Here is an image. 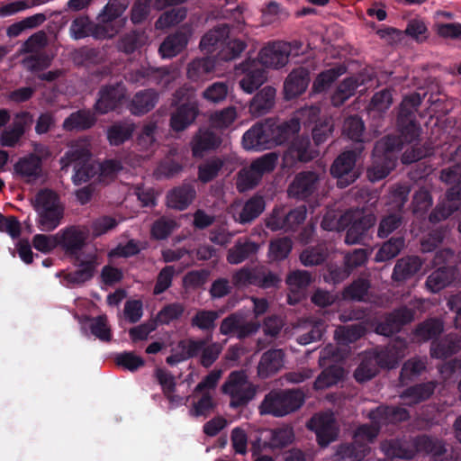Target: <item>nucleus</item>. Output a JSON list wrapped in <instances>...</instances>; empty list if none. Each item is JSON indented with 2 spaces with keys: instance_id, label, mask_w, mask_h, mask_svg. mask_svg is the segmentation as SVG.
<instances>
[{
  "instance_id": "obj_1",
  "label": "nucleus",
  "mask_w": 461,
  "mask_h": 461,
  "mask_svg": "<svg viewBox=\"0 0 461 461\" xmlns=\"http://www.w3.org/2000/svg\"><path fill=\"white\" fill-rule=\"evenodd\" d=\"M381 450L389 457L410 460L417 454L430 456L431 461H456L448 457L447 449L442 439L427 434L411 438L409 441L399 439L386 440L381 443Z\"/></svg>"
},
{
  "instance_id": "obj_2",
  "label": "nucleus",
  "mask_w": 461,
  "mask_h": 461,
  "mask_svg": "<svg viewBox=\"0 0 461 461\" xmlns=\"http://www.w3.org/2000/svg\"><path fill=\"white\" fill-rule=\"evenodd\" d=\"M451 160L454 165L444 168L440 172V179L452 186L446 192L445 199L439 203L430 212L429 220L431 223H438L446 220L461 205V144L452 154Z\"/></svg>"
},
{
  "instance_id": "obj_3",
  "label": "nucleus",
  "mask_w": 461,
  "mask_h": 461,
  "mask_svg": "<svg viewBox=\"0 0 461 461\" xmlns=\"http://www.w3.org/2000/svg\"><path fill=\"white\" fill-rule=\"evenodd\" d=\"M305 401L300 389L272 390L267 393L259 405L260 414L284 417L299 410Z\"/></svg>"
},
{
  "instance_id": "obj_4",
  "label": "nucleus",
  "mask_w": 461,
  "mask_h": 461,
  "mask_svg": "<svg viewBox=\"0 0 461 461\" xmlns=\"http://www.w3.org/2000/svg\"><path fill=\"white\" fill-rule=\"evenodd\" d=\"M34 209L38 212V227L42 231H51L60 223L63 209L59 204L58 194L50 189H41L35 195Z\"/></svg>"
},
{
  "instance_id": "obj_5",
  "label": "nucleus",
  "mask_w": 461,
  "mask_h": 461,
  "mask_svg": "<svg viewBox=\"0 0 461 461\" xmlns=\"http://www.w3.org/2000/svg\"><path fill=\"white\" fill-rule=\"evenodd\" d=\"M221 392L230 396V407L239 409L254 399L257 390L244 371H232L221 385Z\"/></svg>"
},
{
  "instance_id": "obj_6",
  "label": "nucleus",
  "mask_w": 461,
  "mask_h": 461,
  "mask_svg": "<svg viewBox=\"0 0 461 461\" xmlns=\"http://www.w3.org/2000/svg\"><path fill=\"white\" fill-rule=\"evenodd\" d=\"M280 282L279 276L264 266H245L231 276V284L237 289L250 285L268 289L277 287Z\"/></svg>"
},
{
  "instance_id": "obj_7",
  "label": "nucleus",
  "mask_w": 461,
  "mask_h": 461,
  "mask_svg": "<svg viewBox=\"0 0 461 461\" xmlns=\"http://www.w3.org/2000/svg\"><path fill=\"white\" fill-rule=\"evenodd\" d=\"M396 125L399 136L388 135L384 140V149L389 152L402 149L404 143L416 142L421 133L416 115L398 113Z\"/></svg>"
},
{
  "instance_id": "obj_8",
  "label": "nucleus",
  "mask_w": 461,
  "mask_h": 461,
  "mask_svg": "<svg viewBox=\"0 0 461 461\" xmlns=\"http://www.w3.org/2000/svg\"><path fill=\"white\" fill-rule=\"evenodd\" d=\"M364 147L355 148L351 150L342 152L333 161L330 167L331 176L337 179V185L345 188L354 183L358 175L354 170L357 158L363 151Z\"/></svg>"
},
{
  "instance_id": "obj_9",
  "label": "nucleus",
  "mask_w": 461,
  "mask_h": 461,
  "mask_svg": "<svg viewBox=\"0 0 461 461\" xmlns=\"http://www.w3.org/2000/svg\"><path fill=\"white\" fill-rule=\"evenodd\" d=\"M88 230L83 226L71 225L57 232L58 248L71 259L81 258V251L88 239Z\"/></svg>"
},
{
  "instance_id": "obj_10",
  "label": "nucleus",
  "mask_w": 461,
  "mask_h": 461,
  "mask_svg": "<svg viewBox=\"0 0 461 461\" xmlns=\"http://www.w3.org/2000/svg\"><path fill=\"white\" fill-rule=\"evenodd\" d=\"M69 35L77 41L90 36L95 40H107L113 38L116 35V31L112 27L100 24L98 21L94 23L87 15H79L71 22Z\"/></svg>"
},
{
  "instance_id": "obj_11",
  "label": "nucleus",
  "mask_w": 461,
  "mask_h": 461,
  "mask_svg": "<svg viewBox=\"0 0 461 461\" xmlns=\"http://www.w3.org/2000/svg\"><path fill=\"white\" fill-rule=\"evenodd\" d=\"M307 428L316 434L317 442L321 447H328L338 437L336 420L331 412L314 414L307 422Z\"/></svg>"
},
{
  "instance_id": "obj_12",
  "label": "nucleus",
  "mask_w": 461,
  "mask_h": 461,
  "mask_svg": "<svg viewBox=\"0 0 461 461\" xmlns=\"http://www.w3.org/2000/svg\"><path fill=\"white\" fill-rule=\"evenodd\" d=\"M318 153L312 149L308 136L296 135L283 154L285 167H293L297 163H307L314 159Z\"/></svg>"
},
{
  "instance_id": "obj_13",
  "label": "nucleus",
  "mask_w": 461,
  "mask_h": 461,
  "mask_svg": "<svg viewBox=\"0 0 461 461\" xmlns=\"http://www.w3.org/2000/svg\"><path fill=\"white\" fill-rule=\"evenodd\" d=\"M126 97V88L122 82L103 86L98 92L94 109L100 114H105L117 109Z\"/></svg>"
},
{
  "instance_id": "obj_14",
  "label": "nucleus",
  "mask_w": 461,
  "mask_h": 461,
  "mask_svg": "<svg viewBox=\"0 0 461 461\" xmlns=\"http://www.w3.org/2000/svg\"><path fill=\"white\" fill-rule=\"evenodd\" d=\"M91 153L85 148L73 149L66 152L61 161L66 165H74L75 173L72 176L75 185L86 183L92 176V168L89 166Z\"/></svg>"
},
{
  "instance_id": "obj_15",
  "label": "nucleus",
  "mask_w": 461,
  "mask_h": 461,
  "mask_svg": "<svg viewBox=\"0 0 461 461\" xmlns=\"http://www.w3.org/2000/svg\"><path fill=\"white\" fill-rule=\"evenodd\" d=\"M415 311L407 307L401 306L388 313L383 322L376 321V334L392 336L399 332L403 326L411 323L414 320Z\"/></svg>"
},
{
  "instance_id": "obj_16",
  "label": "nucleus",
  "mask_w": 461,
  "mask_h": 461,
  "mask_svg": "<svg viewBox=\"0 0 461 461\" xmlns=\"http://www.w3.org/2000/svg\"><path fill=\"white\" fill-rule=\"evenodd\" d=\"M271 130L267 120L257 122L242 137L243 148L247 150L262 151L273 147Z\"/></svg>"
},
{
  "instance_id": "obj_17",
  "label": "nucleus",
  "mask_w": 461,
  "mask_h": 461,
  "mask_svg": "<svg viewBox=\"0 0 461 461\" xmlns=\"http://www.w3.org/2000/svg\"><path fill=\"white\" fill-rule=\"evenodd\" d=\"M237 68L244 74L243 77L240 80V86L247 94H252L267 80L266 69L256 59H246Z\"/></svg>"
},
{
  "instance_id": "obj_18",
  "label": "nucleus",
  "mask_w": 461,
  "mask_h": 461,
  "mask_svg": "<svg viewBox=\"0 0 461 461\" xmlns=\"http://www.w3.org/2000/svg\"><path fill=\"white\" fill-rule=\"evenodd\" d=\"M291 54V44L285 41H275L264 47L256 59L263 67L279 68L286 65Z\"/></svg>"
},
{
  "instance_id": "obj_19",
  "label": "nucleus",
  "mask_w": 461,
  "mask_h": 461,
  "mask_svg": "<svg viewBox=\"0 0 461 461\" xmlns=\"http://www.w3.org/2000/svg\"><path fill=\"white\" fill-rule=\"evenodd\" d=\"M130 5L129 0H109L97 15V21L105 27H112L116 35L126 23V18H122Z\"/></svg>"
},
{
  "instance_id": "obj_20",
  "label": "nucleus",
  "mask_w": 461,
  "mask_h": 461,
  "mask_svg": "<svg viewBox=\"0 0 461 461\" xmlns=\"http://www.w3.org/2000/svg\"><path fill=\"white\" fill-rule=\"evenodd\" d=\"M320 185V176L314 171H302L298 173L288 187L291 197L305 200L312 196Z\"/></svg>"
},
{
  "instance_id": "obj_21",
  "label": "nucleus",
  "mask_w": 461,
  "mask_h": 461,
  "mask_svg": "<svg viewBox=\"0 0 461 461\" xmlns=\"http://www.w3.org/2000/svg\"><path fill=\"white\" fill-rule=\"evenodd\" d=\"M73 263L77 269L66 274L64 280L68 285H82L94 277L98 266V258L96 254L91 253L86 255V259L82 258L73 259Z\"/></svg>"
},
{
  "instance_id": "obj_22",
  "label": "nucleus",
  "mask_w": 461,
  "mask_h": 461,
  "mask_svg": "<svg viewBox=\"0 0 461 461\" xmlns=\"http://www.w3.org/2000/svg\"><path fill=\"white\" fill-rule=\"evenodd\" d=\"M258 326L251 321H246L240 313L234 312L225 317L220 325V333L226 336L235 335L242 339L258 331Z\"/></svg>"
},
{
  "instance_id": "obj_23",
  "label": "nucleus",
  "mask_w": 461,
  "mask_h": 461,
  "mask_svg": "<svg viewBox=\"0 0 461 461\" xmlns=\"http://www.w3.org/2000/svg\"><path fill=\"white\" fill-rule=\"evenodd\" d=\"M407 349L405 339L397 338L392 340L384 348L378 350L376 347V366L384 369L395 368L404 357Z\"/></svg>"
},
{
  "instance_id": "obj_24",
  "label": "nucleus",
  "mask_w": 461,
  "mask_h": 461,
  "mask_svg": "<svg viewBox=\"0 0 461 461\" xmlns=\"http://www.w3.org/2000/svg\"><path fill=\"white\" fill-rule=\"evenodd\" d=\"M259 249V243L248 237H240L228 249L227 261L230 265H239L246 260L253 262L258 258Z\"/></svg>"
},
{
  "instance_id": "obj_25",
  "label": "nucleus",
  "mask_w": 461,
  "mask_h": 461,
  "mask_svg": "<svg viewBox=\"0 0 461 461\" xmlns=\"http://www.w3.org/2000/svg\"><path fill=\"white\" fill-rule=\"evenodd\" d=\"M199 115L195 102H185L176 106L171 113L169 125L173 131L181 132L189 128Z\"/></svg>"
},
{
  "instance_id": "obj_26",
  "label": "nucleus",
  "mask_w": 461,
  "mask_h": 461,
  "mask_svg": "<svg viewBox=\"0 0 461 461\" xmlns=\"http://www.w3.org/2000/svg\"><path fill=\"white\" fill-rule=\"evenodd\" d=\"M221 144V138L210 130L199 129L190 142L192 155L202 158L206 154L216 150Z\"/></svg>"
},
{
  "instance_id": "obj_27",
  "label": "nucleus",
  "mask_w": 461,
  "mask_h": 461,
  "mask_svg": "<svg viewBox=\"0 0 461 461\" xmlns=\"http://www.w3.org/2000/svg\"><path fill=\"white\" fill-rule=\"evenodd\" d=\"M271 130L273 147L283 145L292 140L300 131V123L297 119H289L278 122L275 119H267Z\"/></svg>"
},
{
  "instance_id": "obj_28",
  "label": "nucleus",
  "mask_w": 461,
  "mask_h": 461,
  "mask_svg": "<svg viewBox=\"0 0 461 461\" xmlns=\"http://www.w3.org/2000/svg\"><path fill=\"white\" fill-rule=\"evenodd\" d=\"M32 115L29 112H21L16 114L14 122L1 133L0 140L4 147H14L25 133V128L32 123Z\"/></svg>"
},
{
  "instance_id": "obj_29",
  "label": "nucleus",
  "mask_w": 461,
  "mask_h": 461,
  "mask_svg": "<svg viewBox=\"0 0 461 461\" xmlns=\"http://www.w3.org/2000/svg\"><path fill=\"white\" fill-rule=\"evenodd\" d=\"M310 83V72L307 68L299 67L293 69L284 84L286 99H293L305 92Z\"/></svg>"
},
{
  "instance_id": "obj_30",
  "label": "nucleus",
  "mask_w": 461,
  "mask_h": 461,
  "mask_svg": "<svg viewBox=\"0 0 461 461\" xmlns=\"http://www.w3.org/2000/svg\"><path fill=\"white\" fill-rule=\"evenodd\" d=\"M14 170L17 176L23 178L27 183L35 181L41 176V158L33 153L20 158L14 164Z\"/></svg>"
},
{
  "instance_id": "obj_31",
  "label": "nucleus",
  "mask_w": 461,
  "mask_h": 461,
  "mask_svg": "<svg viewBox=\"0 0 461 461\" xmlns=\"http://www.w3.org/2000/svg\"><path fill=\"white\" fill-rule=\"evenodd\" d=\"M437 385L436 381L416 384L403 390L400 397L406 405L415 406L429 400L433 395Z\"/></svg>"
},
{
  "instance_id": "obj_32",
  "label": "nucleus",
  "mask_w": 461,
  "mask_h": 461,
  "mask_svg": "<svg viewBox=\"0 0 461 461\" xmlns=\"http://www.w3.org/2000/svg\"><path fill=\"white\" fill-rule=\"evenodd\" d=\"M158 99L159 95L155 89L140 90L132 96L128 109L131 114L140 116L150 112L156 106Z\"/></svg>"
},
{
  "instance_id": "obj_33",
  "label": "nucleus",
  "mask_w": 461,
  "mask_h": 461,
  "mask_svg": "<svg viewBox=\"0 0 461 461\" xmlns=\"http://www.w3.org/2000/svg\"><path fill=\"white\" fill-rule=\"evenodd\" d=\"M276 90L267 86L258 91L250 100L249 111L254 117H260L268 113L275 105Z\"/></svg>"
},
{
  "instance_id": "obj_34",
  "label": "nucleus",
  "mask_w": 461,
  "mask_h": 461,
  "mask_svg": "<svg viewBox=\"0 0 461 461\" xmlns=\"http://www.w3.org/2000/svg\"><path fill=\"white\" fill-rule=\"evenodd\" d=\"M461 349V338L456 333L447 334L440 339L433 340L430 345V357L445 359Z\"/></svg>"
},
{
  "instance_id": "obj_35",
  "label": "nucleus",
  "mask_w": 461,
  "mask_h": 461,
  "mask_svg": "<svg viewBox=\"0 0 461 461\" xmlns=\"http://www.w3.org/2000/svg\"><path fill=\"white\" fill-rule=\"evenodd\" d=\"M189 34L176 31L168 34L159 46L158 51L163 59H171L181 53L187 46Z\"/></svg>"
},
{
  "instance_id": "obj_36",
  "label": "nucleus",
  "mask_w": 461,
  "mask_h": 461,
  "mask_svg": "<svg viewBox=\"0 0 461 461\" xmlns=\"http://www.w3.org/2000/svg\"><path fill=\"white\" fill-rule=\"evenodd\" d=\"M457 269L455 266L444 265L435 269L426 280V286L432 293H438L449 285L456 278Z\"/></svg>"
},
{
  "instance_id": "obj_37",
  "label": "nucleus",
  "mask_w": 461,
  "mask_h": 461,
  "mask_svg": "<svg viewBox=\"0 0 461 461\" xmlns=\"http://www.w3.org/2000/svg\"><path fill=\"white\" fill-rule=\"evenodd\" d=\"M196 194L194 187L190 184H183L170 190L167 194V205L178 211L185 210Z\"/></svg>"
},
{
  "instance_id": "obj_38",
  "label": "nucleus",
  "mask_w": 461,
  "mask_h": 461,
  "mask_svg": "<svg viewBox=\"0 0 461 461\" xmlns=\"http://www.w3.org/2000/svg\"><path fill=\"white\" fill-rule=\"evenodd\" d=\"M230 28L227 24H221L206 32L200 41V48L209 53L218 50H221L228 40Z\"/></svg>"
},
{
  "instance_id": "obj_39",
  "label": "nucleus",
  "mask_w": 461,
  "mask_h": 461,
  "mask_svg": "<svg viewBox=\"0 0 461 461\" xmlns=\"http://www.w3.org/2000/svg\"><path fill=\"white\" fill-rule=\"evenodd\" d=\"M370 448L365 443L353 441L342 443L336 447L332 456L333 461H360L369 452Z\"/></svg>"
},
{
  "instance_id": "obj_40",
  "label": "nucleus",
  "mask_w": 461,
  "mask_h": 461,
  "mask_svg": "<svg viewBox=\"0 0 461 461\" xmlns=\"http://www.w3.org/2000/svg\"><path fill=\"white\" fill-rule=\"evenodd\" d=\"M95 122L96 117L91 110L81 109L68 116L62 126L67 131H83L92 128Z\"/></svg>"
},
{
  "instance_id": "obj_41",
  "label": "nucleus",
  "mask_w": 461,
  "mask_h": 461,
  "mask_svg": "<svg viewBox=\"0 0 461 461\" xmlns=\"http://www.w3.org/2000/svg\"><path fill=\"white\" fill-rule=\"evenodd\" d=\"M285 353L282 349H269L263 353L258 366V375L267 378L278 372L284 366Z\"/></svg>"
},
{
  "instance_id": "obj_42",
  "label": "nucleus",
  "mask_w": 461,
  "mask_h": 461,
  "mask_svg": "<svg viewBox=\"0 0 461 461\" xmlns=\"http://www.w3.org/2000/svg\"><path fill=\"white\" fill-rule=\"evenodd\" d=\"M422 261L418 256H407L397 260L392 278L394 281H405L420 271Z\"/></svg>"
},
{
  "instance_id": "obj_43",
  "label": "nucleus",
  "mask_w": 461,
  "mask_h": 461,
  "mask_svg": "<svg viewBox=\"0 0 461 461\" xmlns=\"http://www.w3.org/2000/svg\"><path fill=\"white\" fill-rule=\"evenodd\" d=\"M215 65L211 57L194 59L188 64L187 77L194 82L207 79L214 72Z\"/></svg>"
},
{
  "instance_id": "obj_44",
  "label": "nucleus",
  "mask_w": 461,
  "mask_h": 461,
  "mask_svg": "<svg viewBox=\"0 0 461 461\" xmlns=\"http://www.w3.org/2000/svg\"><path fill=\"white\" fill-rule=\"evenodd\" d=\"M444 330V323L440 319L429 318L419 323L413 334L420 341L437 340Z\"/></svg>"
},
{
  "instance_id": "obj_45",
  "label": "nucleus",
  "mask_w": 461,
  "mask_h": 461,
  "mask_svg": "<svg viewBox=\"0 0 461 461\" xmlns=\"http://www.w3.org/2000/svg\"><path fill=\"white\" fill-rule=\"evenodd\" d=\"M375 224V218L371 215L363 216L355 220L348 228L345 242L357 244L364 240L367 230Z\"/></svg>"
},
{
  "instance_id": "obj_46",
  "label": "nucleus",
  "mask_w": 461,
  "mask_h": 461,
  "mask_svg": "<svg viewBox=\"0 0 461 461\" xmlns=\"http://www.w3.org/2000/svg\"><path fill=\"white\" fill-rule=\"evenodd\" d=\"M266 202L262 195L255 194L244 203L239 213L238 221L241 224L250 223L265 210Z\"/></svg>"
},
{
  "instance_id": "obj_47",
  "label": "nucleus",
  "mask_w": 461,
  "mask_h": 461,
  "mask_svg": "<svg viewBox=\"0 0 461 461\" xmlns=\"http://www.w3.org/2000/svg\"><path fill=\"white\" fill-rule=\"evenodd\" d=\"M427 368L426 357H411L405 361L400 372V381L407 384L419 377Z\"/></svg>"
},
{
  "instance_id": "obj_48",
  "label": "nucleus",
  "mask_w": 461,
  "mask_h": 461,
  "mask_svg": "<svg viewBox=\"0 0 461 461\" xmlns=\"http://www.w3.org/2000/svg\"><path fill=\"white\" fill-rule=\"evenodd\" d=\"M218 318L219 313L216 311L200 309L197 310L195 314L192 317L190 324L193 328H196L212 335L216 327Z\"/></svg>"
},
{
  "instance_id": "obj_49",
  "label": "nucleus",
  "mask_w": 461,
  "mask_h": 461,
  "mask_svg": "<svg viewBox=\"0 0 461 461\" xmlns=\"http://www.w3.org/2000/svg\"><path fill=\"white\" fill-rule=\"evenodd\" d=\"M410 418L409 411L402 407L396 406H378L376 407V420L384 419L389 423H397L405 421ZM380 430V426L376 420V436Z\"/></svg>"
},
{
  "instance_id": "obj_50",
  "label": "nucleus",
  "mask_w": 461,
  "mask_h": 461,
  "mask_svg": "<svg viewBox=\"0 0 461 461\" xmlns=\"http://www.w3.org/2000/svg\"><path fill=\"white\" fill-rule=\"evenodd\" d=\"M346 72L344 66H336L321 72L312 84V91L314 93H321L326 91L331 84Z\"/></svg>"
},
{
  "instance_id": "obj_51",
  "label": "nucleus",
  "mask_w": 461,
  "mask_h": 461,
  "mask_svg": "<svg viewBox=\"0 0 461 461\" xmlns=\"http://www.w3.org/2000/svg\"><path fill=\"white\" fill-rule=\"evenodd\" d=\"M344 369L337 365H329L321 373L317 376L314 382V388L322 390L331 385L336 384L342 379Z\"/></svg>"
},
{
  "instance_id": "obj_52",
  "label": "nucleus",
  "mask_w": 461,
  "mask_h": 461,
  "mask_svg": "<svg viewBox=\"0 0 461 461\" xmlns=\"http://www.w3.org/2000/svg\"><path fill=\"white\" fill-rule=\"evenodd\" d=\"M370 286V282L367 279L359 277L344 288L343 298L356 302H366Z\"/></svg>"
},
{
  "instance_id": "obj_53",
  "label": "nucleus",
  "mask_w": 461,
  "mask_h": 461,
  "mask_svg": "<svg viewBox=\"0 0 461 461\" xmlns=\"http://www.w3.org/2000/svg\"><path fill=\"white\" fill-rule=\"evenodd\" d=\"M162 74L159 68L141 67L128 72L125 78L131 83L144 85L146 83H158Z\"/></svg>"
},
{
  "instance_id": "obj_54",
  "label": "nucleus",
  "mask_w": 461,
  "mask_h": 461,
  "mask_svg": "<svg viewBox=\"0 0 461 461\" xmlns=\"http://www.w3.org/2000/svg\"><path fill=\"white\" fill-rule=\"evenodd\" d=\"M328 257V249L325 244L308 247L300 255V260L305 267H313L322 264Z\"/></svg>"
},
{
  "instance_id": "obj_55",
  "label": "nucleus",
  "mask_w": 461,
  "mask_h": 461,
  "mask_svg": "<svg viewBox=\"0 0 461 461\" xmlns=\"http://www.w3.org/2000/svg\"><path fill=\"white\" fill-rule=\"evenodd\" d=\"M185 312V306L181 303H171L164 305L158 312L154 321L158 325H168L179 320Z\"/></svg>"
},
{
  "instance_id": "obj_56",
  "label": "nucleus",
  "mask_w": 461,
  "mask_h": 461,
  "mask_svg": "<svg viewBox=\"0 0 461 461\" xmlns=\"http://www.w3.org/2000/svg\"><path fill=\"white\" fill-rule=\"evenodd\" d=\"M75 60L78 65L90 68L102 64L104 61V55L99 49L83 47L76 52Z\"/></svg>"
},
{
  "instance_id": "obj_57",
  "label": "nucleus",
  "mask_w": 461,
  "mask_h": 461,
  "mask_svg": "<svg viewBox=\"0 0 461 461\" xmlns=\"http://www.w3.org/2000/svg\"><path fill=\"white\" fill-rule=\"evenodd\" d=\"M365 131L364 122L357 115L349 116L347 118L343 124V133L348 139L357 142V147L363 146L362 136Z\"/></svg>"
},
{
  "instance_id": "obj_58",
  "label": "nucleus",
  "mask_w": 461,
  "mask_h": 461,
  "mask_svg": "<svg viewBox=\"0 0 461 461\" xmlns=\"http://www.w3.org/2000/svg\"><path fill=\"white\" fill-rule=\"evenodd\" d=\"M133 132V125L117 122L107 130V139L111 145L119 146L128 140Z\"/></svg>"
},
{
  "instance_id": "obj_59",
  "label": "nucleus",
  "mask_w": 461,
  "mask_h": 461,
  "mask_svg": "<svg viewBox=\"0 0 461 461\" xmlns=\"http://www.w3.org/2000/svg\"><path fill=\"white\" fill-rule=\"evenodd\" d=\"M404 247L402 236L392 237L376 252V262L386 261L395 258Z\"/></svg>"
},
{
  "instance_id": "obj_60",
  "label": "nucleus",
  "mask_w": 461,
  "mask_h": 461,
  "mask_svg": "<svg viewBox=\"0 0 461 461\" xmlns=\"http://www.w3.org/2000/svg\"><path fill=\"white\" fill-rule=\"evenodd\" d=\"M212 339V335L206 336L205 339L187 340H180L178 348H181L185 360L194 358L201 355L204 346Z\"/></svg>"
},
{
  "instance_id": "obj_61",
  "label": "nucleus",
  "mask_w": 461,
  "mask_h": 461,
  "mask_svg": "<svg viewBox=\"0 0 461 461\" xmlns=\"http://www.w3.org/2000/svg\"><path fill=\"white\" fill-rule=\"evenodd\" d=\"M334 124L330 117L324 116L312 129V140L319 146L325 142L333 131Z\"/></svg>"
},
{
  "instance_id": "obj_62",
  "label": "nucleus",
  "mask_w": 461,
  "mask_h": 461,
  "mask_svg": "<svg viewBox=\"0 0 461 461\" xmlns=\"http://www.w3.org/2000/svg\"><path fill=\"white\" fill-rule=\"evenodd\" d=\"M223 167V161L220 158H213L198 167V178L203 183L213 180Z\"/></svg>"
},
{
  "instance_id": "obj_63",
  "label": "nucleus",
  "mask_w": 461,
  "mask_h": 461,
  "mask_svg": "<svg viewBox=\"0 0 461 461\" xmlns=\"http://www.w3.org/2000/svg\"><path fill=\"white\" fill-rule=\"evenodd\" d=\"M229 93V85L226 82H214L203 92V97L209 103L219 104L224 101Z\"/></svg>"
},
{
  "instance_id": "obj_64",
  "label": "nucleus",
  "mask_w": 461,
  "mask_h": 461,
  "mask_svg": "<svg viewBox=\"0 0 461 461\" xmlns=\"http://www.w3.org/2000/svg\"><path fill=\"white\" fill-rule=\"evenodd\" d=\"M237 118V110L234 106H229L212 113L210 117L213 127L225 129L229 127Z\"/></svg>"
}]
</instances>
